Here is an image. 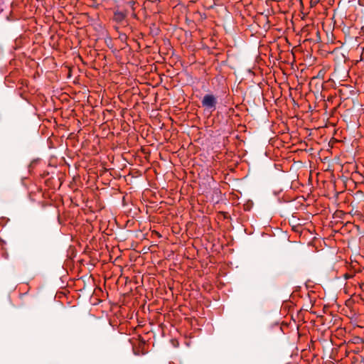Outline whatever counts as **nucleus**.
I'll list each match as a JSON object with an SVG mask.
<instances>
[{
    "instance_id": "1",
    "label": "nucleus",
    "mask_w": 364,
    "mask_h": 364,
    "mask_svg": "<svg viewBox=\"0 0 364 364\" xmlns=\"http://www.w3.org/2000/svg\"><path fill=\"white\" fill-rule=\"evenodd\" d=\"M217 103V97L212 94H207L204 95L201 100L202 106L210 112L215 109Z\"/></svg>"
},
{
    "instance_id": "2",
    "label": "nucleus",
    "mask_w": 364,
    "mask_h": 364,
    "mask_svg": "<svg viewBox=\"0 0 364 364\" xmlns=\"http://www.w3.org/2000/svg\"><path fill=\"white\" fill-rule=\"evenodd\" d=\"M341 48L342 47H336L332 51L329 52V55H333V60L338 63L345 62L346 59L345 53L341 51Z\"/></svg>"
},
{
    "instance_id": "3",
    "label": "nucleus",
    "mask_w": 364,
    "mask_h": 364,
    "mask_svg": "<svg viewBox=\"0 0 364 364\" xmlns=\"http://www.w3.org/2000/svg\"><path fill=\"white\" fill-rule=\"evenodd\" d=\"M124 11H125L124 12V11H115L114 13V16H113L114 20L119 23L122 22L125 19V18L127 15V13H128L127 9H125Z\"/></svg>"
},
{
    "instance_id": "4",
    "label": "nucleus",
    "mask_w": 364,
    "mask_h": 364,
    "mask_svg": "<svg viewBox=\"0 0 364 364\" xmlns=\"http://www.w3.org/2000/svg\"><path fill=\"white\" fill-rule=\"evenodd\" d=\"M138 5H139L138 3H136L135 1H133V0L129 1L127 2V6H129L132 11V16L134 18H136V17H137V15L135 13V10H136V6H138Z\"/></svg>"
},
{
    "instance_id": "5",
    "label": "nucleus",
    "mask_w": 364,
    "mask_h": 364,
    "mask_svg": "<svg viewBox=\"0 0 364 364\" xmlns=\"http://www.w3.org/2000/svg\"><path fill=\"white\" fill-rule=\"evenodd\" d=\"M329 52L330 51H326L323 49H321V48H318V53L321 55H329Z\"/></svg>"
},
{
    "instance_id": "6",
    "label": "nucleus",
    "mask_w": 364,
    "mask_h": 364,
    "mask_svg": "<svg viewBox=\"0 0 364 364\" xmlns=\"http://www.w3.org/2000/svg\"><path fill=\"white\" fill-rule=\"evenodd\" d=\"M112 52L114 54H115L117 57H118V55H117L116 53L119 52V50H117V49L115 48L114 49H113V50H112Z\"/></svg>"
},
{
    "instance_id": "7",
    "label": "nucleus",
    "mask_w": 364,
    "mask_h": 364,
    "mask_svg": "<svg viewBox=\"0 0 364 364\" xmlns=\"http://www.w3.org/2000/svg\"><path fill=\"white\" fill-rule=\"evenodd\" d=\"M161 48H163L164 50H166V47H159V52L160 53L165 54V52H164V51H162V50H161Z\"/></svg>"
},
{
    "instance_id": "8",
    "label": "nucleus",
    "mask_w": 364,
    "mask_h": 364,
    "mask_svg": "<svg viewBox=\"0 0 364 364\" xmlns=\"http://www.w3.org/2000/svg\"><path fill=\"white\" fill-rule=\"evenodd\" d=\"M290 56H292L293 58H294V53L293 50H291V53L289 54V56L288 57L289 59Z\"/></svg>"
},
{
    "instance_id": "9",
    "label": "nucleus",
    "mask_w": 364,
    "mask_h": 364,
    "mask_svg": "<svg viewBox=\"0 0 364 364\" xmlns=\"http://www.w3.org/2000/svg\"><path fill=\"white\" fill-rule=\"evenodd\" d=\"M200 16H201V18H206V16L205 14H204L203 16H202L200 14H199Z\"/></svg>"
},
{
    "instance_id": "10",
    "label": "nucleus",
    "mask_w": 364,
    "mask_h": 364,
    "mask_svg": "<svg viewBox=\"0 0 364 364\" xmlns=\"http://www.w3.org/2000/svg\"><path fill=\"white\" fill-rule=\"evenodd\" d=\"M200 16H201V18H206V16L205 14H204L203 16H202L200 14H199Z\"/></svg>"
},
{
    "instance_id": "11",
    "label": "nucleus",
    "mask_w": 364,
    "mask_h": 364,
    "mask_svg": "<svg viewBox=\"0 0 364 364\" xmlns=\"http://www.w3.org/2000/svg\"><path fill=\"white\" fill-rule=\"evenodd\" d=\"M15 42H16V46H17L18 43H20L18 41V39H17V38L16 39Z\"/></svg>"
},
{
    "instance_id": "12",
    "label": "nucleus",
    "mask_w": 364,
    "mask_h": 364,
    "mask_svg": "<svg viewBox=\"0 0 364 364\" xmlns=\"http://www.w3.org/2000/svg\"><path fill=\"white\" fill-rule=\"evenodd\" d=\"M364 55V47H363V50H362V55Z\"/></svg>"
},
{
    "instance_id": "13",
    "label": "nucleus",
    "mask_w": 364,
    "mask_h": 364,
    "mask_svg": "<svg viewBox=\"0 0 364 364\" xmlns=\"http://www.w3.org/2000/svg\"><path fill=\"white\" fill-rule=\"evenodd\" d=\"M136 59H139V55L137 53H136Z\"/></svg>"
}]
</instances>
